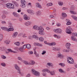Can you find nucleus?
<instances>
[{
	"label": "nucleus",
	"mask_w": 77,
	"mask_h": 77,
	"mask_svg": "<svg viewBox=\"0 0 77 77\" xmlns=\"http://www.w3.org/2000/svg\"><path fill=\"white\" fill-rule=\"evenodd\" d=\"M33 29L37 30L38 31V33L40 35H44L45 33L44 32V28L42 26H40L39 27L38 26L35 25L33 26Z\"/></svg>",
	"instance_id": "1"
},
{
	"label": "nucleus",
	"mask_w": 77,
	"mask_h": 77,
	"mask_svg": "<svg viewBox=\"0 0 77 77\" xmlns=\"http://www.w3.org/2000/svg\"><path fill=\"white\" fill-rule=\"evenodd\" d=\"M32 73L35 75L36 76H39L40 75V73L38 71H36L34 69L32 70Z\"/></svg>",
	"instance_id": "2"
},
{
	"label": "nucleus",
	"mask_w": 77,
	"mask_h": 77,
	"mask_svg": "<svg viewBox=\"0 0 77 77\" xmlns=\"http://www.w3.org/2000/svg\"><path fill=\"white\" fill-rule=\"evenodd\" d=\"M15 68L17 70V72L19 74H20L22 76L23 75H22V73L21 72V70L20 69V68L18 66L17 64H15L14 65Z\"/></svg>",
	"instance_id": "3"
},
{
	"label": "nucleus",
	"mask_w": 77,
	"mask_h": 77,
	"mask_svg": "<svg viewBox=\"0 0 77 77\" xmlns=\"http://www.w3.org/2000/svg\"><path fill=\"white\" fill-rule=\"evenodd\" d=\"M53 31L57 33H62V30L60 28L57 29H54Z\"/></svg>",
	"instance_id": "4"
},
{
	"label": "nucleus",
	"mask_w": 77,
	"mask_h": 77,
	"mask_svg": "<svg viewBox=\"0 0 77 77\" xmlns=\"http://www.w3.org/2000/svg\"><path fill=\"white\" fill-rule=\"evenodd\" d=\"M6 7L8 8H10V9H14V5L12 4H11L9 3H8L6 5Z\"/></svg>",
	"instance_id": "5"
},
{
	"label": "nucleus",
	"mask_w": 77,
	"mask_h": 77,
	"mask_svg": "<svg viewBox=\"0 0 77 77\" xmlns=\"http://www.w3.org/2000/svg\"><path fill=\"white\" fill-rule=\"evenodd\" d=\"M72 29V28L71 27L68 26L66 28V32L68 34H71V30Z\"/></svg>",
	"instance_id": "6"
},
{
	"label": "nucleus",
	"mask_w": 77,
	"mask_h": 77,
	"mask_svg": "<svg viewBox=\"0 0 77 77\" xmlns=\"http://www.w3.org/2000/svg\"><path fill=\"white\" fill-rule=\"evenodd\" d=\"M67 61L68 63H74V60H72V58L69 57L67 58Z\"/></svg>",
	"instance_id": "7"
},
{
	"label": "nucleus",
	"mask_w": 77,
	"mask_h": 77,
	"mask_svg": "<svg viewBox=\"0 0 77 77\" xmlns=\"http://www.w3.org/2000/svg\"><path fill=\"white\" fill-rule=\"evenodd\" d=\"M72 36L71 37V39L72 40V41H76V42H77V39L75 38V37H74L75 36V33H73L72 34Z\"/></svg>",
	"instance_id": "8"
},
{
	"label": "nucleus",
	"mask_w": 77,
	"mask_h": 77,
	"mask_svg": "<svg viewBox=\"0 0 77 77\" xmlns=\"http://www.w3.org/2000/svg\"><path fill=\"white\" fill-rule=\"evenodd\" d=\"M10 27V28H9L8 29H9V32L10 31H14V27L12 25V24L11 23H9V27Z\"/></svg>",
	"instance_id": "9"
},
{
	"label": "nucleus",
	"mask_w": 77,
	"mask_h": 77,
	"mask_svg": "<svg viewBox=\"0 0 77 77\" xmlns=\"http://www.w3.org/2000/svg\"><path fill=\"white\" fill-rule=\"evenodd\" d=\"M58 57H59V58H60V59H63L65 56L64 55L62 54L60 52L58 53L57 54Z\"/></svg>",
	"instance_id": "10"
},
{
	"label": "nucleus",
	"mask_w": 77,
	"mask_h": 77,
	"mask_svg": "<svg viewBox=\"0 0 77 77\" xmlns=\"http://www.w3.org/2000/svg\"><path fill=\"white\" fill-rule=\"evenodd\" d=\"M8 51L6 52V54H9V52H11V53H17V52L12 51L11 49H7Z\"/></svg>",
	"instance_id": "11"
},
{
	"label": "nucleus",
	"mask_w": 77,
	"mask_h": 77,
	"mask_svg": "<svg viewBox=\"0 0 77 77\" xmlns=\"http://www.w3.org/2000/svg\"><path fill=\"white\" fill-rule=\"evenodd\" d=\"M23 19L25 20H30V17L28 16H27V15H26V14H25L23 16Z\"/></svg>",
	"instance_id": "12"
},
{
	"label": "nucleus",
	"mask_w": 77,
	"mask_h": 77,
	"mask_svg": "<svg viewBox=\"0 0 77 77\" xmlns=\"http://www.w3.org/2000/svg\"><path fill=\"white\" fill-rule=\"evenodd\" d=\"M27 11L28 13H30L31 15H34V14H35L34 11L33 10L28 9L27 10Z\"/></svg>",
	"instance_id": "13"
},
{
	"label": "nucleus",
	"mask_w": 77,
	"mask_h": 77,
	"mask_svg": "<svg viewBox=\"0 0 77 77\" xmlns=\"http://www.w3.org/2000/svg\"><path fill=\"white\" fill-rule=\"evenodd\" d=\"M1 29L2 30H5L6 31H7V32H9L10 29H8L6 27H1Z\"/></svg>",
	"instance_id": "14"
},
{
	"label": "nucleus",
	"mask_w": 77,
	"mask_h": 77,
	"mask_svg": "<svg viewBox=\"0 0 77 77\" xmlns=\"http://www.w3.org/2000/svg\"><path fill=\"white\" fill-rule=\"evenodd\" d=\"M34 45L36 46H38L39 47H42V45L41 43H34Z\"/></svg>",
	"instance_id": "15"
},
{
	"label": "nucleus",
	"mask_w": 77,
	"mask_h": 77,
	"mask_svg": "<svg viewBox=\"0 0 77 77\" xmlns=\"http://www.w3.org/2000/svg\"><path fill=\"white\" fill-rule=\"evenodd\" d=\"M31 24H32V22L29 21L27 22L24 23L25 25L26 26H30Z\"/></svg>",
	"instance_id": "16"
},
{
	"label": "nucleus",
	"mask_w": 77,
	"mask_h": 77,
	"mask_svg": "<svg viewBox=\"0 0 77 77\" xmlns=\"http://www.w3.org/2000/svg\"><path fill=\"white\" fill-rule=\"evenodd\" d=\"M71 45V44L69 43H67L66 45V48L67 49H69L70 48V46Z\"/></svg>",
	"instance_id": "17"
},
{
	"label": "nucleus",
	"mask_w": 77,
	"mask_h": 77,
	"mask_svg": "<svg viewBox=\"0 0 77 77\" xmlns=\"http://www.w3.org/2000/svg\"><path fill=\"white\" fill-rule=\"evenodd\" d=\"M18 35V32H14L13 34L12 35V37L14 38H15L17 37V35Z\"/></svg>",
	"instance_id": "18"
},
{
	"label": "nucleus",
	"mask_w": 77,
	"mask_h": 77,
	"mask_svg": "<svg viewBox=\"0 0 77 77\" xmlns=\"http://www.w3.org/2000/svg\"><path fill=\"white\" fill-rule=\"evenodd\" d=\"M32 38H34V39H36V40H38L39 38L38 36L36 35H32Z\"/></svg>",
	"instance_id": "19"
},
{
	"label": "nucleus",
	"mask_w": 77,
	"mask_h": 77,
	"mask_svg": "<svg viewBox=\"0 0 77 77\" xmlns=\"http://www.w3.org/2000/svg\"><path fill=\"white\" fill-rule=\"evenodd\" d=\"M22 62H23L25 64V65H30V63L29 62H28L26 61H23Z\"/></svg>",
	"instance_id": "20"
},
{
	"label": "nucleus",
	"mask_w": 77,
	"mask_h": 77,
	"mask_svg": "<svg viewBox=\"0 0 77 77\" xmlns=\"http://www.w3.org/2000/svg\"><path fill=\"white\" fill-rule=\"evenodd\" d=\"M26 3H21V5H20V6L22 8H24L25 7H26Z\"/></svg>",
	"instance_id": "21"
},
{
	"label": "nucleus",
	"mask_w": 77,
	"mask_h": 77,
	"mask_svg": "<svg viewBox=\"0 0 77 77\" xmlns=\"http://www.w3.org/2000/svg\"><path fill=\"white\" fill-rule=\"evenodd\" d=\"M36 6L37 8H42V7L41 5L39 3H37L36 4Z\"/></svg>",
	"instance_id": "22"
},
{
	"label": "nucleus",
	"mask_w": 77,
	"mask_h": 77,
	"mask_svg": "<svg viewBox=\"0 0 77 77\" xmlns=\"http://www.w3.org/2000/svg\"><path fill=\"white\" fill-rule=\"evenodd\" d=\"M41 14V11H38L36 13V15H37V16H40Z\"/></svg>",
	"instance_id": "23"
},
{
	"label": "nucleus",
	"mask_w": 77,
	"mask_h": 77,
	"mask_svg": "<svg viewBox=\"0 0 77 77\" xmlns=\"http://www.w3.org/2000/svg\"><path fill=\"white\" fill-rule=\"evenodd\" d=\"M42 72H50V71L49 69H43L42 71Z\"/></svg>",
	"instance_id": "24"
},
{
	"label": "nucleus",
	"mask_w": 77,
	"mask_h": 77,
	"mask_svg": "<svg viewBox=\"0 0 77 77\" xmlns=\"http://www.w3.org/2000/svg\"><path fill=\"white\" fill-rule=\"evenodd\" d=\"M66 21H67L66 23V25H70L71 24V22H69L70 20L68 19H66Z\"/></svg>",
	"instance_id": "25"
},
{
	"label": "nucleus",
	"mask_w": 77,
	"mask_h": 77,
	"mask_svg": "<svg viewBox=\"0 0 77 77\" xmlns=\"http://www.w3.org/2000/svg\"><path fill=\"white\" fill-rule=\"evenodd\" d=\"M13 3L14 5V6L16 7H18L19 6L18 4L16 2L14 1H13Z\"/></svg>",
	"instance_id": "26"
},
{
	"label": "nucleus",
	"mask_w": 77,
	"mask_h": 77,
	"mask_svg": "<svg viewBox=\"0 0 77 77\" xmlns=\"http://www.w3.org/2000/svg\"><path fill=\"white\" fill-rule=\"evenodd\" d=\"M26 48L30 49L31 48V45L29 44H26Z\"/></svg>",
	"instance_id": "27"
},
{
	"label": "nucleus",
	"mask_w": 77,
	"mask_h": 77,
	"mask_svg": "<svg viewBox=\"0 0 77 77\" xmlns=\"http://www.w3.org/2000/svg\"><path fill=\"white\" fill-rule=\"evenodd\" d=\"M70 10L71 11H74V10H75V7L74 6H72L70 8Z\"/></svg>",
	"instance_id": "28"
},
{
	"label": "nucleus",
	"mask_w": 77,
	"mask_h": 77,
	"mask_svg": "<svg viewBox=\"0 0 77 77\" xmlns=\"http://www.w3.org/2000/svg\"><path fill=\"white\" fill-rule=\"evenodd\" d=\"M14 45H17V46H20V42H18L14 43Z\"/></svg>",
	"instance_id": "29"
},
{
	"label": "nucleus",
	"mask_w": 77,
	"mask_h": 77,
	"mask_svg": "<svg viewBox=\"0 0 77 77\" xmlns=\"http://www.w3.org/2000/svg\"><path fill=\"white\" fill-rule=\"evenodd\" d=\"M38 39H39V41L41 42H42V41H44V38L42 37H41L39 38Z\"/></svg>",
	"instance_id": "30"
},
{
	"label": "nucleus",
	"mask_w": 77,
	"mask_h": 77,
	"mask_svg": "<svg viewBox=\"0 0 77 77\" xmlns=\"http://www.w3.org/2000/svg\"><path fill=\"white\" fill-rule=\"evenodd\" d=\"M53 5V3L51 2H50V3H48L47 4L46 6L48 7L49 6H51Z\"/></svg>",
	"instance_id": "31"
},
{
	"label": "nucleus",
	"mask_w": 77,
	"mask_h": 77,
	"mask_svg": "<svg viewBox=\"0 0 77 77\" xmlns=\"http://www.w3.org/2000/svg\"><path fill=\"white\" fill-rule=\"evenodd\" d=\"M59 71L60 72L63 73H66V72L64 71L63 69H59Z\"/></svg>",
	"instance_id": "32"
},
{
	"label": "nucleus",
	"mask_w": 77,
	"mask_h": 77,
	"mask_svg": "<svg viewBox=\"0 0 77 77\" xmlns=\"http://www.w3.org/2000/svg\"><path fill=\"white\" fill-rule=\"evenodd\" d=\"M54 37H55L56 38H58V39H60V36L57 35L56 34L54 35Z\"/></svg>",
	"instance_id": "33"
},
{
	"label": "nucleus",
	"mask_w": 77,
	"mask_h": 77,
	"mask_svg": "<svg viewBox=\"0 0 77 77\" xmlns=\"http://www.w3.org/2000/svg\"><path fill=\"white\" fill-rule=\"evenodd\" d=\"M72 18L74 19V20H75V21H77V17H76L74 15H72Z\"/></svg>",
	"instance_id": "34"
},
{
	"label": "nucleus",
	"mask_w": 77,
	"mask_h": 77,
	"mask_svg": "<svg viewBox=\"0 0 77 77\" xmlns=\"http://www.w3.org/2000/svg\"><path fill=\"white\" fill-rule=\"evenodd\" d=\"M70 12L71 13V14H73V15H75V14H76V12L75 11H73L72 10L70 11Z\"/></svg>",
	"instance_id": "35"
},
{
	"label": "nucleus",
	"mask_w": 77,
	"mask_h": 77,
	"mask_svg": "<svg viewBox=\"0 0 77 77\" xmlns=\"http://www.w3.org/2000/svg\"><path fill=\"white\" fill-rule=\"evenodd\" d=\"M30 63L31 64H29V65H35V61L33 60H31L30 61Z\"/></svg>",
	"instance_id": "36"
},
{
	"label": "nucleus",
	"mask_w": 77,
	"mask_h": 77,
	"mask_svg": "<svg viewBox=\"0 0 77 77\" xmlns=\"http://www.w3.org/2000/svg\"><path fill=\"white\" fill-rule=\"evenodd\" d=\"M62 16L64 18H65V17H67V15L65 13H62Z\"/></svg>",
	"instance_id": "37"
},
{
	"label": "nucleus",
	"mask_w": 77,
	"mask_h": 77,
	"mask_svg": "<svg viewBox=\"0 0 77 77\" xmlns=\"http://www.w3.org/2000/svg\"><path fill=\"white\" fill-rule=\"evenodd\" d=\"M52 64H53V63H48L47 64V66H52Z\"/></svg>",
	"instance_id": "38"
},
{
	"label": "nucleus",
	"mask_w": 77,
	"mask_h": 77,
	"mask_svg": "<svg viewBox=\"0 0 77 77\" xmlns=\"http://www.w3.org/2000/svg\"><path fill=\"white\" fill-rule=\"evenodd\" d=\"M63 2L60 1L58 2V4L60 6H62L63 5Z\"/></svg>",
	"instance_id": "39"
},
{
	"label": "nucleus",
	"mask_w": 77,
	"mask_h": 77,
	"mask_svg": "<svg viewBox=\"0 0 77 77\" xmlns=\"http://www.w3.org/2000/svg\"><path fill=\"white\" fill-rule=\"evenodd\" d=\"M50 74L51 75H55V72H54V71H52L50 72Z\"/></svg>",
	"instance_id": "40"
},
{
	"label": "nucleus",
	"mask_w": 77,
	"mask_h": 77,
	"mask_svg": "<svg viewBox=\"0 0 77 77\" xmlns=\"http://www.w3.org/2000/svg\"><path fill=\"white\" fill-rule=\"evenodd\" d=\"M4 42L6 43V44H9L10 41L9 40H6Z\"/></svg>",
	"instance_id": "41"
},
{
	"label": "nucleus",
	"mask_w": 77,
	"mask_h": 77,
	"mask_svg": "<svg viewBox=\"0 0 77 77\" xmlns=\"http://www.w3.org/2000/svg\"><path fill=\"white\" fill-rule=\"evenodd\" d=\"M0 50H1V51H3V50H6V48H5V47H2L0 48Z\"/></svg>",
	"instance_id": "42"
},
{
	"label": "nucleus",
	"mask_w": 77,
	"mask_h": 77,
	"mask_svg": "<svg viewBox=\"0 0 77 77\" xmlns=\"http://www.w3.org/2000/svg\"><path fill=\"white\" fill-rule=\"evenodd\" d=\"M1 18H2V20H4L5 19V18H6V15L5 14H3L1 16Z\"/></svg>",
	"instance_id": "43"
},
{
	"label": "nucleus",
	"mask_w": 77,
	"mask_h": 77,
	"mask_svg": "<svg viewBox=\"0 0 77 77\" xmlns=\"http://www.w3.org/2000/svg\"><path fill=\"white\" fill-rule=\"evenodd\" d=\"M63 52H69V50H67V49H64L63 50Z\"/></svg>",
	"instance_id": "44"
},
{
	"label": "nucleus",
	"mask_w": 77,
	"mask_h": 77,
	"mask_svg": "<svg viewBox=\"0 0 77 77\" xmlns=\"http://www.w3.org/2000/svg\"><path fill=\"white\" fill-rule=\"evenodd\" d=\"M59 65H60L62 67H64L65 65L63 63H59Z\"/></svg>",
	"instance_id": "45"
},
{
	"label": "nucleus",
	"mask_w": 77,
	"mask_h": 77,
	"mask_svg": "<svg viewBox=\"0 0 77 77\" xmlns=\"http://www.w3.org/2000/svg\"><path fill=\"white\" fill-rule=\"evenodd\" d=\"M1 58L3 59H6V57L4 55H1Z\"/></svg>",
	"instance_id": "46"
},
{
	"label": "nucleus",
	"mask_w": 77,
	"mask_h": 77,
	"mask_svg": "<svg viewBox=\"0 0 77 77\" xmlns=\"http://www.w3.org/2000/svg\"><path fill=\"white\" fill-rule=\"evenodd\" d=\"M13 14L14 16V17H18V15L17 14V13L15 12H14L13 13Z\"/></svg>",
	"instance_id": "47"
},
{
	"label": "nucleus",
	"mask_w": 77,
	"mask_h": 77,
	"mask_svg": "<svg viewBox=\"0 0 77 77\" xmlns=\"http://www.w3.org/2000/svg\"><path fill=\"white\" fill-rule=\"evenodd\" d=\"M22 47L23 48V50L26 49V48H27L26 46V44L24 45Z\"/></svg>",
	"instance_id": "48"
},
{
	"label": "nucleus",
	"mask_w": 77,
	"mask_h": 77,
	"mask_svg": "<svg viewBox=\"0 0 77 77\" xmlns=\"http://www.w3.org/2000/svg\"><path fill=\"white\" fill-rule=\"evenodd\" d=\"M21 3H26V2L25 0H21Z\"/></svg>",
	"instance_id": "49"
},
{
	"label": "nucleus",
	"mask_w": 77,
	"mask_h": 77,
	"mask_svg": "<svg viewBox=\"0 0 77 77\" xmlns=\"http://www.w3.org/2000/svg\"><path fill=\"white\" fill-rule=\"evenodd\" d=\"M50 18H55L56 17H54L53 15H51L50 16Z\"/></svg>",
	"instance_id": "50"
},
{
	"label": "nucleus",
	"mask_w": 77,
	"mask_h": 77,
	"mask_svg": "<svg viewBox=\"0 0 77 77\" xmlns=\"http://www.w3.org/2000/svg\"><path fill=\"white\" fill-rule=\"evenodd\" d=\"M23 47H20L19 48V50H20V51H23Z\"/></svg>",
	"instance_id": "51"
},
{
	"label": "nucleus",
	"mask_w": 77,
	"mask_h": 77,
	"mask_svg": "<svg viewBox=\"0 0 77 77\" xmlns=\"http://www.w3.org/2000/svg\"><path fill=\"white\" fill-rule=\"evenodd\" d=\"M1 65L2 66H6V64H5V63H1Z\"/></svg>",
	"instance_id": "52"
},
{
	"label": "nucleus",
	"mask_w": 77,
	"mask_h": 77,
	"mask_svg": "<svg viewBox=\"0 0 77 77\" xmlns=\"http://www.w3.org/2000/svg\"><path fill=\"white\" fill-rule=\"evenodd\" d=\"M46 53V51H42V55H44V54H45V53Z\"/></svg>",
	"instance_id": "53"
},
{
	"label": "nucleus",
	"mask_w": 77,
	"mask_h": 77,
	"mask_svg": "<svg viewBox=\"0 0 77 77\" xmlns=\"http://www.w3.org/2000/svg\"><path fill=\"white\" fill-rule=\"evenodd\" d=\"M3 35L0 34V39L2 40L3 39Z\"/></svg>",
	"instance_id": "54"
},
{
	"label": "nucleus",
	"mask_w": 77,
	"mask_h": 77,
	"mask_svg": "<svg viewBox=\"0 0 77 77\" xmlns=\"http://www.w3.org/2000/svg\"><path fill=\"white\" fill-rule=\"evenodd\" d=\"M29 54H33V52L32 51H29L28 52Z\"/></svg>",
	"instance_id": "55"
},
{
	"label": "nucleus",
	"mask_w": 77,
	"mask_h": 77,
	"mask_svg": "<svg viewBox=\"0 0 77 77\" xmlns=\"http://www.w3.org/2000/svg\"><path fill=\"white\" fill-rule=\"evenodd\" d=\"M18 60H20L21 61H22V58L20 57H18L17 58Z\"/></svg>",
	"instance_id": "56"
},
{
	"label": "nucleus",
	"mask_w": 77,
	"mask_h": 77,
	"mask_svg": "<svg viewBox=\"0 0 77 77\" xmlns=\"http://www.w3.org/2000/svg\"><path fill=\"white\" fill-rule=\"evenodd\" d=\"M14 50H16V51H18V47H15L14 48Z\"/></svg>",
	"instance_id": "57"
},
{
	"label": "nucleus",
	"mask_w": 77,
	"mask_h": 77,
	"mask_svg": "<svg viewBox=\"0 0 77 77\" xmlns=\"http://www.w3.org/2000/svg\"><path fill=\"white\" fill-rule=\"evenodd\" d=\"M51 46H53V45H56V43L55 42L51 43Z\"/></svg>",
	"instance_id": "58"
},
{
	"label": "nucleus",
	"mask_w": 77,
	"mask_h": 77,
	"mask_svg": "<svg viewBox=\"0 0 77 77\" xmlns=\"http://www.w3.org/2000/svg\"><path fill=\"white\" fill-rule=\"evenodd\" d=\"M60 48H57L56 49V51H60Z\"/></svg>",
	"instance_id": "59"
},
{
	"label": "nucleus",
	"mask_w": 77,
	"mask_h": 77,
	"mask_svg": "<svg viewBox=\"0 0 77 77\" xmlns=\"http://www.w3.org/2000/svg\"><path fill=\"white\" fill-rule=\"evenodd\" d=\"M33 50H34V54H35V55H36V54H37V53H36V51H35V49H33Z\"/></svg>",
	"instance_id": "60"
},
{
	"label": "nucleus",
	"mask_w": 77,
	"mask_h": 77,
	"mask_svg": "<svg viewBox=\"0 0 77 77\" xmlns=\"http://www.w3.org/2000/svg\"><path fill=\"white\" fill-rule=\"evenodd\" d=\"M57 48L56 47H54L52 48V50L54 51H56Z\"/></svg>",
	"instance_id": "61"
},
{
	"label": "nucleus",
	"mask_w": 77,
	"mask_h": 77,
	"mask_svg": "<svg viewBox=\"0 0 77 77\" xmlns=\"http://www.w3.org/2000/svg\"><path fill=\"white\" fill-rule=\"evenodd\" d=\"M57 26H58V27H59L60 26V23H57Z\"/></svg>",
	"instance_id": "62"
},
{
	"label": "nucleus",
	"mask_w": 77,
	"mask_h": 77,
	"mask_svg": "<svg viewBox=\"0 0 77 77\" xmlns=\"http://www.w3.org/2000/svg\"><path fill=\"white\" fill-rule=\"evenodd\" d=\"M30 77V74H27L26 77Z\"/></svg>",
	"instance_id": "63"
},
{
	"label": "nucleus",
	"mask_w": 77,
	"mask_h": 77,
	"mask_svg": "<svg viewBox=\"0 0 77 77\" xmlns=\"http://www.w3.org/2000/svg\"><path fill=\"white\" fill-rule=\"evenodd\" d=\"M2 24H6V22L5 21H2Z\"/></svg>",
	"instance_id": "64"
}]
</instances>
